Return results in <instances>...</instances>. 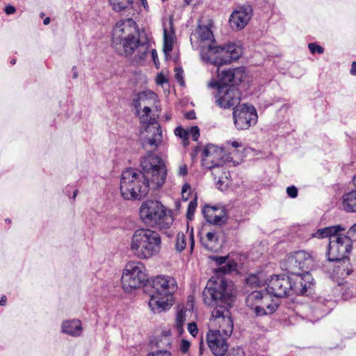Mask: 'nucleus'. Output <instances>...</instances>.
I'll list each match as a JSON object with an SVG mask.
<instances>
[{
    "label": "nucleus",
    "instance_id": "ea45409f",
    "mask_svg": "<svg viewBox=\"0 0 356 356\" xmlns=\"http://www.w3.org/2000/svg\"><path fill=\"white\" fill-rule=\"evenodd\" d=\"M355 291V289L353 286H351V288H348V291H344L342 292V298L344 300H348L353 296Z\"/></svg>",
    "mask_w": 356,
    "mask_h": 356
},
{
    "label": "nucleus",
    "instance_id": "0eeeda50",
    "mask_svg": "<svg viewBox=\"0 0 356 356\" xmlns=\"http://www.w3.org/2000/svg\"><path fill=\"white\" fill-rule=\"evenodd\" d=\"M160 234L149 228H140L134 231L130 244V250L140 259H148L156 256L161 250Z\"/></svg>",
    "mask_w": 356,
    "mask_h": 356
},
{
    "label": "nucleus",
    "instance_id": "f8f14e48",
    "mask_svg": "<svg viewBox=\"0 0 356 356\" xmlns=\"http://www.w3.org/2000/svg\"><path fill=\"white\" fill-rule=\"evenodd\" d=\"M224 163L222 148L213 144H208L204 147L202 153V165L213 170L212 174L215 175V177L216 170L222 168Z\"/></svg>",
    "mask_w": 356,
    "mask_h": 356
},
{
    "label": "nucleus",
    "instance_id": "6e6d98bb",
    "mask_svg": "<svg viewBox=\"0 0 356 356\" xmlns=\"http://www.w3.org/2000/svg\"><path fill=\"white\" fill-rule=\"evenodd\" d=\"M139 3L144 7L145 9L148 8L147 0H138Z\"/></svg>",
    "mask_w": 356,
    "mask_h": 356
},
{
    "label": "nucleus",
    "instance_id": "c85d7f7f",
    "mask_svg": "<svg viewBox=\"0 0 356 356\" xmlns=\"http://www.w3.org/2000/svg\"><path fill=\"white\" fill-rule=\"evenodd\" d=\"M186 321V311L180 309L177 312L176 316V323L175 328L179 334H181L184 332V324Z\"/></svg>",
    "mask_w": 356,
    "mask_h": 356
},
{
    "label": "nucleus",
    "instance_id": "a211bd4d",
    "mask_svg": "<svg viewBox=\"0 0 356 356\" xmlns=\"http://www.w3.org/2000/svg\"><path fill=\"white\" fill-rule=\"evenodd\" d=\"M334 302L323 296H317L312 300L310 308L314 318L317 320L329 314L332 309Z\"/></svg>",
    "mask_w": 356,
    "mask_h": 356
},
{
    "label": "nucleus",
    "instance_id": "393cba45",
    "mask_svg": "<svg viewBox=\"0 0 356 356\" xmlns=\"http://www.w3.org/2000/svg\"><path fill=\"white\" fill-rule=\"evenodd\" d=\"M155 96V93L151 91H144L137 94L132 100V106L136 109L138 115L143 104H145L148 98H152Z\"/></svg>",
    "mask_w": 356,
    "mask_h": 356
},
{
    "label": "nucleus",
    "instance_id": "c9c22d12",
    "mask_svg": "<svg viewBox=\"0 0 356 356\" xmlns=\"http://www.w3.org/2000/svg\"><path fill=\"white\" fill-rule=\"evenodd\" d=\"M164 43L174 42V33L173 31L169 32L166 29H164L163 33Z\"/></svg>",
    "mask_w": 356,
    "mask_h": 356
},
{
    "label": "nucleus",
    "instance_id": "473e14b6",
    "mask_svg": "<svg viewBox=\"0 0 356 356\" xmlns=\"http://www.w3.org/2000/svg\"><path fill=\"white\" fill-rule=\"evenodd\" d=\"M175 134L177 136L182 138L184 141L187 140L189 136V131L188 129H184L181 127H178L175 129Z\"/></svg>",
    "mask_w": 356,
    "mask_h": 356
},
{
    "label": "nucleus",
    "instance_id": "4d7b16f0",
    "mask_svg": "<svg viewBox=\"0 0 356 356\" xmlns=\"http://www.w3.org/2000/svg\"><path fill=\"white\" fill-rule=\"evenodd\" d=\"M151 54L154 61L156 62V58H158L156 51L155 49H152L151 51Z\"/></svg>",
    "mask_w": 356,
    "mask_h": 356
},
{
    "label": "nucleus",
    "instance_id": "774afa93",
    "mask_svg": "<svg viewBox=\"0 0 356 356\" xmlns=\"http://www.w3.org/2000/svg\"><path fill=\"white\" fill-rule=\"evenodd\" d=\"M6 222L8 223H10L11 220L8 218L6 219Z\"/></svg>",
    "mask_w": 356,
    "mask_h": 356
},
{
    "label": "nucleus",
    "instance_id": "7c9ffc66",
    "mask_svg": "<svg viewBox=\"0 0 356 356\" xmlns=\"http://www.w3.org/2000/svg\"><path fill=\"white\" fill-rule=\"evenodd\" d=\"M246 284L252 287L259 286L263 284V280H261L258 275L251 274L245 280Z\"/></svg>",
    "mask_w": 356,
    "mask_h": 356
},
{
    "label": "nucleus",
    "instance_id": "09e8293b",
    "mask_svg": "<svg viewBox=\"0 0 356 356\" xmlns=\"http://www.w3.org/2000/svg\"><path fill=\"white\" fill-rule=\"evenodd\" d=\"M4 10L7 15H11V14H13L16 11V9L14 6L8 5L7 6H6Z\"/></svg>",
    "mask_w": 356,
    "mask_h": 356
},
{
    "label": "nucleus",
    "instance_id": "5fc2aeb1",
    "mask_svg": "<svg viewBox=\"0 0 356 356\" xmlns=\"http://www.w3.org/2000/svg\"><path fill=\"white\" fill-rule=\"evenodd\" d=\"M143 112V114H149L151 113V108L147 106H145Z\"/></svg>",
    "mask_w": 356,
    "mask_h": 356
},
{
    "label": "nucleus",
    "instance_id": "4c0bfd02",
    "mask_svg": "<svg viewBox=\"0 0 356 356\" xmlns=\"http://www.w3.org/2000/svg\"><path fill=\"white\" fill-rule=\"evenodd\" d=\"M191 186L188 184H185L181 189L182 198L186 201L188 199L190 195Z\"/></svg>",
    "mask_w": 356,
    "mask_h": 356
},
{
    "label": "nucleus",
    "instance_id": "9d476101",
    "mask_svg": "<svg viewBox=\"0 0 356 356\" xmlns=\"http://www.w3.org/2000/svg\"><path fill=\"white\" fill-rule=\"evenodd\" d=\"M141 122L147 124L145 131L151 136L141 139L143 148L146 149L148 153H152L156 150L163 140V134L160 125L156 122L154 118L149 116V114H142L140 116Z\"/></svg>",
    "mask_w": 356,
    "mask_h": 356
},
{
    "label": "nucleus",
    "instance_id": "f3484780",
    "mask_svg": "<svg viewBox=\"0 0 356 356\" xmlns=\"http://www.w3.org/2000/svg\"><path fill=\"white\" fill-rule=\"evenodd\" d=\"M253 15L250 5H238L229 17V24L233 30L243 29L250 22Z\"/></svg>",
    "mask_w": 356,
    "mask_h": 356
},
{
    "label": "nucleus",
    "instance_id": "bb28decb",
    "mask_svg": "<svg viewBox=\"0 0 356 356\" xmlns=\"http://www.w3.org/2000/svg\"><path fill=\"white\" fill-rule=\"evenodd\" d=\"M266 292L254 291L250 293L245 299V304L247 307L253 309L257 305H259L261 300L266 294Z\"/></svg>",
    "mask_w": 356,
    "mask_h": 356
},
{
    "label": "nucleus",
    "instance_id": "39448f33",
    "mask_svg": "<svg viewBox=\"0 0 356 356\" xmlns=\"http://www.w3.org/2000/svg\"><path fill=\"white\" fill-rule=\"evenodd\" d=\"M211 26L212 22L209 21L206 25L199 24L195 30L202 59L214 65H224L237 60L242 54L241 48L234 43L217 46Z\"/></svg>",
    "mask_w": 356,
    "mask_h": 356
},
{
    "label": "nucleus",
    "instance_id": "603ef678",
    "mask_svg": "<svg viewBox=\"0 0 356 356\" xmlns=\"http://www.w3.org/2000/svg\"><path fill=\"white\" fill-rule=\"evenodd\" d=\"M190 236V248L191 251L193 250L194 245H195V241L193 238V232H191L189 235Z\"/></svg>",
    "mask_w": 356,
    "mask_h": 356
},
{
    "label": "nucleus",
    "instance_id": "412c9836",
    "mask_svg": "<svg viewBox=\"0 0 356 356\" xmlns=\"http://www.w3.org/2000/svg\"><path fill=\"white\" fill-rule=\"evenodd\" d=\"M201 245L207 250L215 252L220 247L218 234L216 231L208 232L205 236L200 234Z\"/></svg>",
    "mask_w": 356,
    "mask_h": 356
},
{
    "label": "nucleus",
    "instance_id": "a878e982",
    "mask_svg": "<svg viewBox=\"0 0 356 356\" xmlns=\"http://www.w3.org/2000/svg\"><path fill=\"white\" fill-rule=\"evenodd\" d=\"M217 265L220 266L218 268V272L223 274H227L236 269V264L234 261L227 262L226 257H214L212 258Z\"/></svg>",
    "mask_w": 356,
    "mask_h": 356
},
{
    "label": "nucleus",
    "instance_id": "e2e57ef3",
    "mask_svg": "<svg viewBox=\"0 0 356 356\" xmlns=\"http://www.w3.org/2000/svg\"><path fill=\"white\" fill-rule=\"evenodd\" d=\"M77 76H78L77 72H74V73H73V78L76 79V78H77Z\"/></svg>",
    "mask_w": 356,
    "mask_h": 356
},
{
    "label": "nucleus",
    "instance_id": "a18cd8bd",
    "mask_svg": "<svg viewBox=\"0 0 356 356\" xmlns=\"http://www.w3.org/2000/svg\"><path fill=\"white\" fill-rule=\"evenodd\" d=\"M188 173V168L186 165H182L179 167L178 175L179 176H185Z\"/></svg>",
    "mask_w": 356,
    "mask_h": 356
},
{
    "label": "nucleus",
    "instance_id": "8fccbe9b",
    "mask_svg": "<svg viewBox=\"0 0 356 356\" xmlns=\"http://www.w3.org/2000/svg\"><path fill=\"white\" fill-rule=\"evenodd\" d=\"M185 118L189 120L195 119V113L193 111H188L185 114Z\"/></svg>",
    "mask_w": 356,
    "mask_h": 356
},
{
    "label": "nucleus",
    "instance_id": "a19ab883",
    "mask_svg": "<svg viewBox=\"0 0 356 356\" xmlns=\"http://www.w3.org/2000/svg\"><path fill=\"white\" fill-rule=\"evenodd\" d=\"M188 330L192 336L195 337L198 332V329H197V326L196 323H189L188 325Z\"/></svg>",
    "mask_w": 356,
    "mask_h": 356
},
{
    "label": "nucleus",
    "instance_id": "680f3d73",
    "mask_svg": "<svg viewBox=\"0 0 356 356\" xmlns=\"http://www.w3.org/2000/svg\"><path fill=\"white\" fill-rule=\"evenodd\" d=\"M70 187H67L65 190V193L68 195V194L70 193Z\"/></svg>",
    "mask_w": 356,
    "mask_h": 356
},
{
    "label": "nucleus",
    "instance_id": "6e6552de",
    "mask_svg": "<svg viewBox=\"0 0 356 356\" xmlns=\"http://www.w3.org/2000/svg\"><path fill=\"white\" fill-rule=\"evenodd\" d=\"M139 215L146 225L160 229L169 228L173 222L172 212L158 200L145 201L140 206Z\"/></svg>",
    "mask_w": 356,
    "mask_h": 356
},
{
    "label": "nucleus",
    "instance_id": "20e7f679",
    "mask_svg": "<svg viewBox=\"0 0 356 356\" xmlns=\"http://www.w3.org/2000/svg\"><path fill=\"white\" fill-rule=\"evenodd\" d=\"M112 44L121 55L129 56L136 51L137 62L146 58L149 49L147 39H140L138 26L131 18L121 20L115 24L113 29Z\"/></svg>",
    "mask_w": 356,
    "mask_h": 356
},
{
    "label": "nucleus",
    "instance_id": "9b49d317",
    "mask_svg": "<svg viewBox=\"0 0 356 356\" xmlns=\"http://www.w3.org/2000/svg\"><path fill=\"white\" fill-rule=\"evenodd\" d=\"M232 114L234 126L238 130H247L257 122V113L252 105H237L234 108Z\"/></svg>",
    "mask_w": 356,
    "mask_h": 356
},
{
    "label": "nucleus",
    "instance_id": "f704fd0d",
    "mask_svg": "<svg viewBox=\"0 0 356 356\" xmlns=\"http://www.w3.org/2000/svg\"><path fill=\"white\" fill-rule=\"evenodd\" d=\"M189 136H191L193 140L197 141L200 137V129L197 126H194L188 129Z\"/></svg>",
    "mask_w": 356,
    "mask_h": 356
},
{
    "label": "nucleus",
    "instance_id": "bf43d9fd",
    "mask_svg": "<svg viewBox=\"0 0 356 356\" xmlns=\"http://www.w3.org/2000/svg\"><path fill=\"white\" fill-rule=\"evenodd\" d=\"M232 146L234 147H238L240 146V144L237 141H233L232 143Z\"/></svg>",
    "mask_w": 356,
    "mask_h": 356
},
{
    "label": "nucleus",
    "instance_id": "69168bd1",
    "mask_svg": "<svg viewBox=\"0 0 356 356\" xmlns=\"http://www.w3.org/2000/svg\"><path fill=\"white\" fill-rule=\"evenodd\" d=\"M199 352H200V355H202V353H203V349H202V348L201 346L200 347V350H199Z\"/></svg>",
    "mask_w": 356,
    "mask_h": 356
},
{
    "label": "nucleus",
    "instance_id": "dca6fc26",
    "mask_svg": "<svg viewBox=\"0 0 356 356\" xmlns=\"http://www.w3.org/2000/svg\"><path fill=\"white\" fill-rule=\"evenodd\" d=\"M215 97L220 108H229L240 105L241 93L237 87H220L217 89Z\"/></svg>",
    "mask_w": 356,
    "mask_h": 356
},
{
    "label": "nucleus",
    "instance_id": "cd10ccee",
    "mask_svg": "<svg viewBox=\"0 0 356 356\" xmlns=\"http://www.w3.org/2000/svg\"><path fill=\"white\" fill-rule=\"evenodd\" d=\"M113 10L121 12L127 9L133 3L134 0H108Z\"/></svg>",
    "mask_w": 356,
    "mask_h": 356
},
{
    "label": "nucleus",
    "instance_id": "c756f323",
    "mask_svg": "<svg viewBox=\"0 0 356 356\" xmlns=\"http://www.w3.org/2000/svg\"><path fill=\"white\" fill-rule=\"evenodd\" d=\"M186 246V236L183 232H179L176 236L175 248L178 252H181Z\"/></svg>",
    "mask_w": 356,
    "mask_h": 356
},
{
    "label": "nucleus",
    "instance_id": "864d4df0",
    "mask_svg": "<svg viewBox=\"0 0 356 356\" xmlns=\"http://www.w3.org/2000/svg\"><path fill=\"white\" fill-rule=\"evenodd\" d=\"M7 298L6 296H3L0 299V305L5 306L6 304Z\"/></svg>",
    "mask_w": 356,
    "mask_h": 356
},
{
    "label": "nucleus",
    "instance_id": "58836bf2",
    "mask_svg": "<svg viewBox=\"0 0 356 356\" xmlns=\"http://www.w3.org/2000/svg\"><path fill=\"white\" fill-rule=\"evenodd\" d=\"M286 193L289 197L295 198L298 196V189L294 186H289L286 188Z\"/></svg>",
    "mask_w": 356,
    "mask_h": 356
},
{
    "label": "nucleus",
    "instance_id": "b1692460",
    "mask_svg": "<svg viewBox=\"0 0 356 356\" xmlns=\"http://www.w3.org/2000/svg\"><path fill=\"white\" fill-rule=\"evenodd\" d=\"M346 228L341 225L326 227L318 229L316 232L312 234V237L317 238H324L326 237L332 238L334 235L339 232L345 231Z\"/></svg>",
    "mask_w": 356,
    "mask_h": 356
},
{
    "label": "nucleus",
    "instance_id": "13d9d810",
    "mask_svg": "<svg viewBox=\"0 0 356 356\" xmlns=\"http://www.w3.org/2000/svg\"><path fill=\"white\" fill-rule=\"evenodd\" d=\"M43 23L44 25H48L50 23V18L47 17L45 19H44Z\"/></svg>",
    "mask_w": 356,
    "mask_h": 356
},
{
    "label": "nucleus",
    "instance_id": "0e129e2a",
    "mask_svg": "<svg viewBox=\"0 0 356 356\" xmlns=\"http://www.w3.org/2000/svg\"><path fill=\"white\" fill-rule=\"evenodd\" d=\"M15 63H16V60H15V59H14V58H13V59H12V60H10V64H11V65H15Z\"/></svg>",
    "mask_w": 356,
    "mask_h": 356
},
{
    "label": "nucleus",
    "instance_id": "49530a36",
    "mask_svg": "<svg viewBox=\"0 0 356 356\" xmlns=\"http://www.w3.org/2000/svg\"><path fill=\"white\" fill-rule=\"evenodd\" d=\"M167 82V79H165V76L162 74H158L156 77V83L159 85H163L164 83Z\"/></svg>",
    "mask_w": 356,
    "mask_h": 356
},
{
    "label": "nucleus",
    "instance_id": "2eb2a0df",
    "mask_svg": "<svg viewBox=\"0 0 356 356\" xmlns=\"http://www.w3.org/2000/svg\"><path fill=\"white\" fill-rule=\"evenodd\" d=\"M290 283L289 275H273L267 284L266 291L277 298L289 296L291 292Z\"/></svg>",
    "mask_w": 356,
    "mask_h": 356
},
{
    "label": "nucleus",
    "instance_id": "7ed1b4c3",
    "mask_svg": "<svg viewBox=\"0 0 356 356\" xmlns=\"http://www.w3.org/2000/svg\"><path fill=\"white\" fill-rule=\"evenodd\" d=\"M140 167V171L127 168L121 175L120 189L124 200H141L150 188L156 190L165 181V167L159 156L147 153L141 158Z\"/></svg>",
    "mask_w": 356,
    "mask_h": 356
},
{
    "label": "nucleus",
    "instance_id": "ddd939ff",
    "mask_svg": "<svg viewBox=\"0 0 356 356\" xmlns=\"http://www.w3.org/2000/svg\"><path fill=\"white\" fill-rule=\"evenodd\" d=\"M310 271L289 275L291 285V295H305L307 296L314 291V278Z\"/></svg>",
    "mask_w": 356,
    "mask_h": 356
},
{
    "label": "nucleus",
    "instance_id": "423d86ee",
    "mask_svg": "<svg viewBox=\"0 0 356 356\" xmlns=\"http://www.w3.org/2000/svg\"><path fill=\"white\" fill-rule=\"evenodd\" d=\"M352 239L349 236L340 232L330 238L329 242L327 260L334 263L333 273L342 279L348 276H353L356 279V272L353 271L347 256L352 250Z\"/></svg>",
    "mask_w": 356,
    "mask_h": 356
},
{
    "label": "nucleus",
    "instance_id": "de8ad7c7",
    "mask_svg": "<svg viewBox=\"0 0 356 356\" xmlns=\"http://www.w3.org/2000/svg\"><path fill=\"white\" fill-rule=\"evenodd\" d=\"M172 43H164L163 44V51L165 54L170 53L172 50Z\"/></svg>",
    "mask_w": 356,
    "mask_h": 356
},
{
    "label": "nucleus",
    "instance_id": "79ce46f5",
    "mask_svg": "<svg viewBox=\"0 0 356 356\" xmlns=\"http://www.w3.org/2000/svg\"><path fill=\"white\" fill-rule=\"evenodd\" d=\"M347 236L350 238L353 241H356V223L354 224L348 230L347 232Z\"/></svg>",
    "mask_w": 356,
    "mask_h": 356
},
{
    "label": "nucleus",
    "instance_id": "6ab92c4d",
    "mask_svg": "<svg viewBox=\"0 0 356 356\" xmlns=\"http://www.w3.org/2000/svg\"><path fill=\"white\" fill-rule=\"evenodd\" d=\"M270 295L266 292L259 304L252 309L257 316L270 315L277 310L279 304L271 299Z\"/></svg>",
    "mask_w": 356,
    "mask_h": 356
},
{
    "label": "nucleus",
    "instance_id": "052dcab7",
    "mask_svg": "<svg viewBox=\"0 0 356 356\" xmlns=\"http://www.w3.org/2000/svg\"><path fill=\"white\" fill-rule=\"evenodd\" d=\"M78 193H79L78 189H76V190L74 191V193H73V196H72V197L73 200H75V198H76V195H77Z\"/></svg>",
    "mask_w": 356,
    "mask_h": 356
},
{
    "label": "nucleus",
    "instance_id": "338daca9",
    "mask_svg": "<svg viewBox=\"0 0 356 356\" xmlns=\"http://www.w3.org/2000/svg\"><path fill=\"white\" fill-rule=\"evenodd\" d=\"M192 0H184L185 3L186 4H189L191 2Z\"/></svg>",
    "mask_w": 356,
    "mask_h": 356
},
{
    "label": "nucleus",
    "instance_id": "e433bc0d",
    "mask_svg": "<svg viewBox=\"0 0 356 356\" xmlns=\"http://www.w3.org/2000/svg\"><path fill=\"white\" fill-rule=\"evenodd\" d=\"M175 79L177 81L180 83V85L184 86V77L183 74L184 71L181 67H176L175 70Z\"/></svg>",
    "mask_w": 356,
    "mask_h": 356
},
{
    "label": "nucleus",
    "instance_id": "72a5a7b5",
    "mask_svg": "<svg viewBox=\"0 0 356 356\" xmlns=\"http://www.w3.org/2000/svg\"><path fill=\"white\" fill-rule=\"evenodd\" d=\"M308 48L312 54L316 53L322 54L324 52V49L316 43H309L308 44Z\"/></svg>",
    "mask_w": 356,
    "mask_h": 356
},
{
    "label": "nucleus",
    "instance_id": "2f4dec72",
    "mask_svg": "<svg viewBox=\"0 0 356 356\" xmlns=\"http://www.w3.org/2000/svg\"><path fill=\"white\" fill-rule=\"evenodd\" d=\"M197 202L196 198L191 200L189 202L188 209H187V214H186L188 219L192 220L193 218V216H194L195 209L197 208Z\"/></svg>",
    "mask_w": 356,
    "mask_h": 356
},
{
    "label": "nucleus",
    "instance_id": "37998d69",
    "mask_svg": "<svg viewBox=\"0 0 356 356\" xmlns=\"http://www.w3.org/2000/svg\"><path fill=\"white\" fill-rule=\"evenodd\" d=\"M191 343L188 341L186 339H182L180 344V350L182 353L188 352L190 348Z\"/></svg>",
    "mask_w": 356,
    "mask_h": 356
},
{
    "label": "nucleus",
    "instance_id": "4be33fe9",
    "mask_svg": "<svg viewBox=\"0 0 356 356\" xmlns=\"http://www.w3.org/2000/svg\"><path fill=\"white\" fill-rule=\"evenodd\" d=\"M218 211V209L210 207H208L207 209H204L202 211L205 218L209 223L216 225H221L226 222L227 218L222 214L224 213L223 210H220L219 214L217 213Z\"/></svg>",
    "mask_w": 356,
    "mask_h": 356
},
{
    "label": "nucleus",
    "instance_id": "3c124183",
    "mask_svg": "<svg viewBox=\"0 0 356 356\" xmlns=\"http://www.w3.org/2000/svg\"><path fill=\"white\" fill-rule=\"evenodd\" d=\"M350 73L352 75H356V61L352 63Z\"/></svg>",
    "mask_w": 356,
    "mask_h": 356
},
{
    "label": "nucleus",
    "instance_id": "aec40b11",
    "mask_svg": "<svg viewBox=\"0 0 356 356\" xmlns=\"http://www.w3.org/2000/svg\"><path fill=\"white\" fill-rule=\"evenodd\" d=\"M83 330L81 321L77 318L65 320L60 325V332L72 337H81Z\"/></svg>",
    "mask_w": 356,
    "mask_h": 356
},
{
    "label": "nucleus",
    "instance_id": "c03bdc74",
    "mask_svg": "<svg viewBox=\"0 0 356 356\" xmlns=\"http://www.w3.org/2000/svg\"><path fill=\"white\" fill-rule=\"evenodd\" d=\"M147 356H172L171 353L167 350H158L149 353Z\"/></svg>",
    "mask_w": 356,
    "mask_h": 356
},
{
    "label": "nucleus",
    "instance_id": "4468645a",
    "mask_svg": "<svg viewBox=\"0 0 356 356\" xmlns=\"http://www.w3.org/2000/svg\"><path fill=\"white\" fill-rule=\"evenodd\" d=\"M220 65H217L218 79L215 83L217 89H219L220 87H237L245 79V74L243 68L220 70L219 67Z\"/></svg>",
    "mask_w": 356,
    "mask_h": 356
},
{
    "label": "nucleus",
    "instance_id": "f257e3e1",
    "mask_svg": "<svg viewBox=\"0 0 356 356\" xmlns=\"http://www.w3.org/2000/svg\"><path fill=\"white\" fill-rule=\"evenodd\" d=\"M236 293L234 283L224 277L209 279L202 291L204 304L213 308L210 323L219 327L207 334L208 346L215 356H225L228 350L226 341L234 327L229 309L235 301Z\"/></svg>",
    "mask_w": 356,
    "mask_h": 356
},
{
    "label": "nucleus",
    "instance_id": "1a4fd4ad",
    "mask_svg": "<svg viewBox=\"0 0 356 356\" xmlns=\"http://www.w3.org/2000/svg\"><path fill=\"white\" fill-rule=\"evenodd\" d=\"M314 266V259L309 253L303 250L288 254L280 262V267L290 275L310 271Z\"/></svg>",
    "mask_w": 356,
    "mask_h": 356
},
{
    "label": "nucleus",
    "instance_id": "5701e85b",
    "mask_svg": "<svg viewBox=\"0 0 356 356\" xmlns=\"http://www.w3.org/2000/svg\"><path fill=\"white\" fill-rule=\"evenodd\" d=\"M341 206L348 213H356V190L345 193L342 195Z\"/></svg>",
    "mask_w": 356,
    "mask_h": 356
},
{
    "label": "nucleus",
    "instance_id": "f03ea898",
    "mask_svg": "<svg viewBox=\"0 0 356 356\" xmlns=\"http://www.w3.org/2000/svg\"><path fill=\"white\" fill-rule=\"evenodd\" d=\"M147 282L143 264L131 261L126 264L121 278L123 289L131 293L145 285V291H149V307L153 313L159 314L170 309L173 302V294L177 289L175 279L170 276L159 275L146 284Z\"/></svg>",
    "mask_w": 356,
    "mask_h": 356
}]
</instances>
